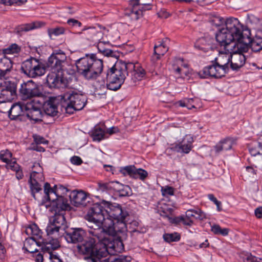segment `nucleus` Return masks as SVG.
Returning a JSON list of instances; mask_svg holds the SVG:
<instances>
[{"mask_svg":"<svg viewBox=\"0 0 262 262\" xmlns=\"http://www.w3.org/2000/svg\"><path fill=\"white\" fill-rule=\"evenodd\" d=\"M63 198H57V202L53 201L50 207V213H53L54 216L52 219H50V248L56 250L60 247L59 238L61 237L59 230L61 226L64 224V217L62 211L70 209V206L69 204L64 203Z\"/></svg>","mask_w":262,"mask_h":262,"instance_id":"obj_5","label":"nucleus"},{"mask_svg":"<svg viewBox=\"0 0 262 262\" xmlns=\"http://www.w3.org/2000/svg\"><path fill=\"white\" fill-rule=\"evenodd\" d=\"M174 190L175 189L174 188L168 185L162 186L161 189V191L163 196L173 195H174Z\"/></svg>","mask_w":262,"mask_h":262,"instance_id":"obj_44","label":"nucleus"},{"mask_svg":"<svg viewBox=\"0 0 262 262\" xmlns=\"http://www.w3.org/2000/svg\"><path fill=\"white\" fill-rule=\"evenodd\" d=\"M12 68V61L9 58L6 57L2 58L0 60V78L4 77Z\"/></svg>","mask_w":262,"mask_h":262,"instance_id":"obj_28","label":"nucleus"},{"mask_svg":"<svg viewBox=\"0 0 262 262\" xmlns=\"http://www.w3.org/2000/svg\"><path fill=\"white\" fill-rule=\"evenodd\" d=\"M50 262H62V261L58 256L50 252Z\"/></svg>","mask_w":262,"mask_h":262,"instance_id":"obj_64","label":"nucleus"},{"mask_svg":"<svg viewBox=\"0 0 262 262\" xmlns=\"http://www.w3.org/2000/svg\"><path fill=\"white\" fill-rule=\"evenodd\" d=\"M67 56L60 49H55L50 55V89L63 90L68 85L67 79L63 76L62 64L64 62Z\"/></svg>","mask_w":262,"mask_h":262,"instance_id":"obj_6","label":"nucleus"},{"mask_svg":"<svg viewBox=\"0 0 262 262\" xmlns=\"http://www.w3.org/2000/svg\"><path fill=\"white\" fill-rule=\"evenodd\" d=\"M135 68L128 69L129 72H132L133 75L135 78L138 80H140L145 76V70L140 66L139 63L134 64Z\"/></svg>","mask_w":262,"mask_h":262,"instance_id":"obj_35","label":"nucleus"},{"mask_svg":"<svg viewBox=\"0 0 262 262\" xmlns=\"http://www.w3.org/2000/svg\"><path fill=\"white\" fill-rule=\"evenodd\" d=\"M135 174L133 175V179H140L141 180H144L148 176L147 172L142 168H137L136 167L134 169Z\"/></svg>","mask_w":262,"mask_h":262,"instance_id":"obj_41","label":"nucleus"},{"mask_svg":"<svg viewBox=\"0 0 262 262\" xmlns=\"http://www.w3.org/2000/svg\"><path fill=\"white\" fill-rule=\"evenodd\" d=\"M3 151H1L0 152V159L3 162L7 163L9 161V158L11 156V154L8 151H5V153H3Z\"/></svg>","mask_w":262,"mask_h":262,"instance_id":"obj_53","label":"nucleus"},{"mask_svg":"<svg viewBox=\"0 0 262 262\" xmlns=\"http://www.w3.org/2000/svg\"><path fill=\"white\" fill-rule=\"evenodd\" d=\"M6 167L7 169L16 171V170H19L20 167L15 161L10 160L7 163Z\"/></svg>","mask_w":262,"mask_h":262,"instance_id":"obj_51","label":"nucleus"},{"mask_svg":"<svg viewBox=\"0 0 262 262\" xmlns=\"http://www.w3.org/2000/svg\"><path fill=\"white\" fill-rule=\"evenodd\" d=\"M20 70L23 73L31 78L41 76L46 72L45 65L33 57L24 61L21 63Z\"/></svg>","mask_w":262,"mask_h":262,"instance_id":"obj_11","label":"nucleus"},{"mask_svg":"<svg viewBox=\"0 0 262 262\" xmlns=\"http://www.w3.org/2000/svg\"><path fill=\"white\" fill-rule=\"evenodd\" d=\"M135 165H128L124 167H121L119 168V171L123 176H129L131 178L133 179V175L135 174L134 169Z\"/></svg>","mask_w":262,"mask_h":262,"instance_id":"obj_37","label":"nucleus"},{"mask_svg":"<svg viewBox=\"0 0 262 262\" xmlns=\"http://www.w3.org/2000/svg\"><path fill=\"white\" fill-rule=\"evenodd\" d=\"M106 80L107 89L114 91L119 90L124 82L123 81H121V79L115 78L107 73L106 74Z\"/></svg>","mask_w":262,"mask_h":262,"instance_id":"obj_24","label":"nucleus"},{"mask_svg":"<svg viewBox=\"0 0 262 262\" xmlns=\"http://www.w3.org/2000/svg\"><path fill=\"white\" fill-rule=\"evenodd\" d=\"M48 244L46 240H38L28 237L24 242L23 249L31 253L38 252L39 250L44 253H49V247L47 246Z\"/></svg>","mask_w":262,"mask_h":262,"instance_id":"obj_14","label":"nucleus"},{"mask_svg":"<svg viewBox=\"0 0 262 262\" xmlns=\"http://www.w3.org/2000/svg\"><path fill=\"white\" fill-rule=\"evenodd\" d=\"M25 232L27 235H31V238L38 240H45L42 237V232L35 224H32L27 226L25 229Z\"/></svg>","mask_w":262,"mask_h":262,"instance_id":"obj_22","label":"nucleus"},{"mask_svg":"<svg viewBox=\"0 0 262 262\" xmlns=\"http://www.w3.org/2000/svg\"><path fill=\"white\" fill-rule=\"evenodd\" d=\"M131 192V189L128 186H123V188L119 191V196H130Z\"/></svg>","mask_w":262,"mask_h":262,"instance_id":"obj_49","label":"nucleus"},{"mask_svg":"<svg viewBox=\"0 0 262 262\" xmlns=\"http://www.w3.org/2000/svg\"><path fill=\"white\" fill-rule=\"evenodd\" d=\"M168 40L167 38H165L158 41L155 45L154 54L151 57V61L154 63L156 61L159 60L168 51V47L167 46V42Z\"/></svg>","mask_w":262,"mask_h":262,"instance_id":"obj_19","label":"nucleus"},{"mask_svg":"<svg viewBox=\"0 0 262 262\" xmlns=\"http://www.w3.org/2000/svg\"><path fill=\"white\" fill-rule=\"evenodd\" d=\"M89 233L94 237L85 241L81 245H78V250L80 253L85 256L84 259L87 260L88 262H100L101 259L108 255L106 247L108 240L104 236V232H102L101 238L93 235L90 232Z\"/></svg>","mask_w":262,"mask_h":262,"instance_id":"obj_4","label":"nucleus"},{"mask_svg":"<svg viewBox=\"0 0 262 262\" xmlns=\"http://www.w3.org/2000/svg\"><path fill=\"white\" fill-rule=\"evenodd\" d=\"M71 203L77 207H85L90 203L91 201V198H70Z\"/></svg>","mask_w":262,"mask_h":262,"instance_id":"obj_33","label":"nucleus"},{"mask_svg":"<svg viewBox=\"0 0 262 262\" xmlns=\"http://www.w3.org/2000/svg\"><path fill=\"white\" fill-rule=\"evenodd\" d=\"M237 47V50H234L233 53L229 55V56H225L223 57V59H225L226 61L225 63H227V65L232 70L237 71L241 67H242L245 63L246 57L244 55L243 53L245 52H242L240 51L239 48V43L237 41L232 42L229 46L228 48L229 50H232V48H235Z\"/></svg>","mask_w":262,"mask_h":262,"instance_id":"obj_10","label":"nucleus"},{"mask_svg":"<svg viewBox=\"0 0 262 262\" xmlns=\"http://www.w3.org/2000/svg\"><path fill=\"white\" fill-rule=\"evenodd\" d=\"M116 252H121L124 250V245L121 240H116L112 246Z\"/></svg>","mask_w":262,"mask_h":262,"instance_id":"obj_48","label":"nucleus"},{"mask_svg":"<svg viewBox=\"0 0 262 262\" xmlns=\"http://www.w3.org/2000/svg\"><path fill=\"white\" fill-rule=\"evenodd\" d=\"M215 59L214 62L212 65H209L203 68V69L199 72V75L201 78H208L213 77L215 78H220L225 76V74L228 72L229 68L227 63L220 61H216Z\"/></svg>","mask_w":262,"mask_h":262,"instance_id":"obj_9","label":"nucleus"},{"mask_svg":"<svg viewBox=\"0 0 262 262\" xmlns=\"http://www.w3.org/2000/svg\"><path fill=\"white\" fill-rule=\"evenodd\" d=\"M25 103L23 104L19 103L13 104L8 111L9 118L11 120H16L20 116L23 114V111L25 110Z\"/></svg>","mask_w":262,"mask_h":262,"instance_id":"obj_26","label":"nucleus"},{"mask_svg":"<svg viewBox=\"0 0 262 262\" xmlns=\"http://www.w3.org/2000/svg\"><path fill=\"white\" fill-rule=\"evenodd\" d=\"M64 29L62 27H57L52 29H50V35L54 34L55 35H59L63 34Z\"/></svg>","mask_w":262,"mask_h":262,"instance_id":"obj_54","label":"nucleus"},{"mask_svg":"<svg viewBox=\"0 0 262 262\" xmlns=\"http://www.w3.org/2000/svg\"><path fill=\"white\" fill-rule=\"evenodd\" d=\"M156 61L154 63L152 61V64L150 69H149L150 72L152 75H159L163 73V68L161 67V63Z\"/></svg>","mask_w":262,"mask_h":262,"instance_id":"obj_39","label":"nucleus"},{"mask_svg":"<svg viewBox=\"0 0 262 262\" xmlns=\"http://www.w3.org/2000/svg\"><path fill=\"white\" fill-rule=\"evenodd\" d=\"M111 46V45L108 41L105 42L100 40L98 41L97 46L99 52L102 53V52H105V50L108 47H110Z\"/></svg>","mask_w":262,"mask_h":262,"instance_id":"obj_46","label":"nucleus"},{"mask_svg":"<svg viewBox=\"0 0 262 262\" xmlns=\"http://www.w3.org/2000/svg\"><path fill=\"white\" fill-rule=\"evenodd\" d=\"M17 85L14 82L6 81L4 85L2 86L0 98L5 101L11 102L17 96Z\"/></svg>","mask_w":262,"mask_h":262,"instance_id":"obj_16","label":"nucleus"},{"mask_svg":"<svg viewBox=\"0 0 262 262\" xmlns=\"http://www.w3.org/2000/svg\"><path fill=\"white\" fill-rule=\"evenodd\" d=\"M107 87L105 85L104 83L101 84L99 87L96 86L95 92L98 95H103L106 93Z\"/></svg>","mask_w":262,"mask_h":262,"instance_id":"obj_55","label":"nucleus"},{"mask_svg":"<svg viewBox=\"0 0 262 262\" xmlns=\"http://www.w3.org/2000/svg\"><path fill=\"white\" fill-rule=\"evenodd\" d=\"M39 170L38 171H32L30 173V178L29 181H33V180L36 181V182L42 183L44 181V177L43 173L41 172V168L40 166H38Z\"/></svg>","mask_w":262,"mask_h":262,"instance_id":"obj_36","label":"nucleus"},{"mask_svg":"<svg viewBox=\"0 0 262 262\" xmlns=\"http://www.w3.org/2000/svg\"><path fill=\"white\" fill-rule=\"evenodd\" d=\"M86 97L80 94L72 92L64 93L57 96H50V116L58 115V109L67 114H72L76 111H80L86 105Z\"/></svg>","mask_w":262,"mask_h":262,"instance_id":"obj_3","label":"nucleus"},{"mask_svg":"<svg viewBox=\"0 0 262 262\" xmlns=\"http://www.w3.org/2000/svg\"><path fill=\"white\" fill-rule=\"evenodd\" d=\"M34 141L36 144H48V141L39 135H34L33 136Z\"/></svg>","mask_w":262,"mask_h":262,"instance_id":"obj_52","label":"nucleus"},{"mask_svg":"<svg viewBox=\"0 0 262 262\" xmlns=\"http://www.w3.org/2000/svg\"><path fill=\"white\" fill-rule=\"evenodd\" d=\"M119 132V129L117 127L113 126L110 128H108L107 130L105 132L106 135L109 134L110 135H113L114 134L118 133Z\"/></svg>","mask_w":262,"mask_h":262,"instance_id":"obj_63","label":"nucleus"},{"mask_svg":"<svg viewBox=\"0 0 262 262\" xmlns=\"http://www.w3.org/2000/svg\"><path fill=\"white\" fill-rule=\"evenodd\" d=\"M131 257L123 255H110L101 259L100 262H130Z\"/></svg>","mask_w":262,"mask_h":262,"instance_id":"obj_29","label":"nucleus"},{"mask_svg":"<svg viewBox=\"0 0 262 262\" xmlns=\"http://www.w3.org/2000/svg\"><path fill=\"white\" fill-rule=\"evenodd\" d=\"M85 219L89 222L95 223L99 228L104 227V223L106 221V215L105 211V207L101 203H95L89 209Z\"/></svg>","mask_w":262,"mask_h":262,"instance_id":"obj_12","label":"nucleus"},{"mask_svg":"<svg viewBox=\"0 0 262 262\" xmlns=\"http://www.w3.org/2000/svg\"><path fill=\"white\" fill-rule=\"evenodd\" d=\"M71 162L76 165H80L82 163V159L78 156H74L71 158Z\"/></svg>","mask_w":262,"mask_h":262,"instance_id":"obj_58","label":"nucleus"},{"mask_svg":"<svg viewBox=\"0 0 262 262\" xmlns=\"http://www.w3.org/2000/svg\"><path fill=\"white\" fill-rule=\"evenodd\" d=\"M250 35V30L244 29L238 19L230 17L226 19L225 27L219 28L215 38L226 51H229V45L235 41L239 43L242 52H247L249 48L254 52H259L262 50V37L256 35L251 38Z\"/></svg>","mask_w":262,"mask_h":262,"instance_id":"obj_1","label":"nucleus"},{"mask_svg":"<svg viewBox=\"0 0 262 262\" xmlns=\"http://www.w3.org/2000/svg\"><path fill=\"white\" fill-rule=\"evenodd\" d=\"M89 194L81 189H75L71 191L69 196H88Z\"/></svg>","mask_w":262,"mask_h":262,"instance_id":"obj_47","label":"nucleus"},{"mask_svg":"<svg viewBox=\"0 0 262 262\" xmlns=\"http://www.w3.org/2000/svg\"><path fill=\"white\" fill-rule=\"evenodd\" d=\"M41 183L36 182V181H35L34 180L33 181H29L31 194L34 196L35 193L42 190V185Z\"/></svg>","mask_w":262,"mask_h":262,"instance_id":"obj_38","label":"nucleus"},{"mask_svg":"<svg viewBox=\"0 0 262 262\" xmlns=\"http://www.w3.org/2000/svg\"><path fill=\"white\" fill-rule=\"evenodd\" d=\"M77 72L87 80H93L102 72L103 64L101 59H97L95 54L86 55L75 62Z\"/></svg>","mask_w":262,"mask_h":262,"instance_id":"obj_7","label":"nucleus"},{"mask_svg":"<svg viewBox=\"0 0 262 262\" xmlns=\"http://www.w3.org/2000/svg\"><path fill=\"white\" fill-rule=\"evenodd\" d=\"M70 190L62 185H55L53 188L50 187V193H54L56 196H64Z\"/></svg>","mask_w":262,"mask_h":262,"instance_id":"obj_34","label":"nucleus"},{"mask_svg":"<svg viewBox=\"0 0 262 262\" xmlns=\"http://www.w3.org/2000/svg\"><path fill=\"white\" fill-rule=\"evenodd\" d=\"M26 115L30 119L38 122L49 116V96L41 95L36 100L27 101L24 105Z\"/></svg>","mask_w":262,"mask_h":262,"instance_id":"obj_8","label":"nucleus"},{"mask_svg":"<svg viewBox=\"0 0 262 262\" xmlns=\"http://www.w3.org/2000/svg\"><path fill=\"white\" fill-rule=\"evenodd\" d=\"M256 166L254 167L253 166H248L246 167V169L247 172L250 173L252 175H256L257 170L256 169Z\"/></svg>","mask_w":262,"mask_h":262,"instance_id":"obj_62","label":"nucleus"},{"mask_svg":"<svg viewBox=\"0 0 262 262\" xmlns=\"http://www.w3.org/2000/svg\"><path fill=\"white\" fill-rule=\"evenodd\" d=\"M45 25V23L40 21H36L29 24H23L18 26L16 28L18 34H21L23 32H28L31 30L41 27Z\"/></svg>","mask_w":262,"mask_h":262,"instance_id":"obj_25","label":"nucleus"},{"mask_svg":"<svg viewBox=\"0 0 262 262\" xmlns=\"http://www.w3.org/2000/svg\"><path fill=\"white\" fill-rule=\"evenodd\" d=\"M232 144V139L230 138H227L216 144L215 149L216 151L218 152L222 150H228L231 148Z\"/></svg>","mask_w":262,"mask_h":262,"instance_id":"obj_32","label":"nucleus"},{"mask_svg":"<svg viewBox=\"0 0 262 262\" xmlns=\"http://www.w3.org/2000/svg\"><path fill=\"white\" fill-rule=\"evenodd\" d=\"M82 35V37L88 40L96 42L100 41L102 37V32L94 27H86L85 26L79 33Z\"/></svg>","mask_w":262,"mask_h":262,"instance_id":"obj_17","label":"nucleus"},{"mask_svg":"<svg viewBox=\"0 0 262 262\" xmlns=\"http://www.w3.org/2000/svg\"><path fill=\"white\" fill-rule=\"evenodd\" d=\"M191 102H193V99L192 98H186L183 100L179 101L178 102V104L180 106L186 107L187 108L190 110L192 108L195 107L194 105H188V103H189Z\"/></svg>","mask_w":262,"mask_h":262,"instance_id":"obj_45","label":"nucleus"},{"mask_svg":"<svg viewBox=\"0 0 262 262\" xmlns=\"http://www.w3.org/2000/svg\"><path fill=\"white\" fill-rule=\"evenodd\" d=\"M211 230L215 234L222 235L223 236L228 235L229 232V229L228 228L222 229L221 227L218 225H214L212 226L211 227Z\"/></svg>","mask_w":262,"mask_h":262,"instance_id":"obj_42","label":"nucleus"},{"mask_svg":"<svg viewBox=\"0 0 262 262\" xmlns=\"http://www.w3.org/2000/svg\"><path fill=\"white\" fill-rule=\"evenodd\" d=\"M212 40L206 37H202L198 39L194 43V47L196 49L207 52L212 49Z\"/></svg>","mask_w":262,"mask_h":262,"instance_id":"obj_23","label":"nucleus"},{"mask_svg":"<svg viewBox=\"0 0 262 262\" xmlns=\"http://www.w3.org/2000/svg\"><path fill=\"white\" fill-rule=\"evenodd\" d=\"M193 137L190 135H186L181 142L176 146L178 151L188 154L193 147Z\"/></svg>","mask_w":262,"mask_h":262,"instance_id":"obj_21","label":"nucleus"},{"mask_svg":"<svg viewBox=\"0 0 262 262\" xmlns=\"http://www.w3.org/2000/svg\"><path fill=\"white\" fill-rule=\"evenodd\" d=\"M135 66L133 63H126L122 60L118 61L110 68L107 73L116 78L124 82L126 76L128 75V69H134Z\"/></svg>","mask_w":262,"mask_h":262,"instance_id":"obj_13","label":"nucleus"},{"mask_svg":"<svg viewBox=\"0 0 262 262\" xmlns=\"http://www.w3.org/2000/svg\"><path fill=\"white\" fill-rule=\"evenodd\" d=\"M186 214L188 218L192 220L193 219L203 220L207 218L206 214L200 209H189L186 212Z\"/></svg>","mask_w":262,"mask_h":262,"instance_id":"obj_31","label":"nucleus"},{"mask_svg":"<svg viewBox=\"0 0 262 262\" xmlns=\"http://www.w3.org/2000/svg\"><path fill=\"white\" fill-rule=\"evenodd\" d=\"M102 54L103 55L107 57H114L115 56V52L112 50L110 49V47L107 48L105 50V52H102Z\"/></svg>","mask_w":262,"mask_h":262,"instance_id":"obj_61","label":"nucleus"},{"mask_svg":"<svg viewBox=\"0 0 262 262\" xmlns=\"http://www.w3.org/2000/svg\"><path fill=\"white\" fill-rule=\"evenodd\" d=\"M178 63H181V66L174 67L173 70L176 74L179 75L180 77L184 78L185 76H187L189 74V70L187 64L183 63V59H179Z\"/></svg>","mask_w":262,"mask_h":262,"instance_id":"obj_30","label":"nucleus"},{"mask_svg":"<svg viewBox=\"0 0 262 262\" xmlns=\"http://www.w3.org/2000/svg\"><path fill=\"white\" fill-rule=\"evenodd\" d=\"M40 207H45L47 209L49 207V198H44L40 204H39ZM42 209V208H41Z\"/></svg>","mask_w":262,"mask_h":262,"instance_id":"obj_60","label":"nucleus"},{"mask_svg":"<svg viewBox=\"0 0 262 262\" xmlns=\"http://www.w3.org/2000/svg\"><path fill=\"white\" fill-rule=\"evenodd\" d=\"M244 262H259L257 260V258L251 253H247L242 257Z\"/></svg>","mask_w":262,"mask_h":262,"instance_id":"obj_50","label":"nucleus"},{"mask_svg":"<svg viewBox=\"0 0 262 262\" xmlns=\"http://www.w3.org/2000/svg\"><path fill=\"white\" fill-rule=\"evenodd\" d=\"M94 141L100 142L101 140L108 138L106 135L105 130L99 125H96L92 131L91 135Z\"/></svg>","mask_w":262,"mask_h":262,"instance_id":"obj_27","label":"nucleus"},{"mask_svg":"<svg viewBox=\"0 0 262 262\" xmlns=\"http://www.w3.org/2000/svg\"><path fill=\"white\" fill-rule=\"evenodd\" d=\"M144 5L140 3V0H130L129 7L126 12V14L132 19L137 20L143 15Z\"/></svg>","mask_w":262,"mask_h":262,"instance_id":"obj_18","label":"nucleus"},{"mask_svg":"<svg viewBox=\"0 0 262 262\" xmlns=\"http://www.w3.org/2000/svg\"><path fill=\"white\" fill-rule=\"evenodd\" d=\"M85 232L81 228H75L66 232L64 238L69 243L76 244L82 242Z\"/></svg>","mask_w":262,"mask_h":262,"instance_id":"obj_20","label":"nucleus"},{"mask_svg":"<svg viewBox=\"0 0 262 262\" xmlns=\"http://www.w3.org/2000/svg\"><path fill=\"white\" fill-rule=\"evenodd\" d=\"M106 215L103 228H92L90 233L102 238V232L109 235L116 236L118 233L125 234L127 231V224H130V215L117 203L103 201Z\"/></svg>","mask_w":262,"mask_h":262,"instance_id":"obj_2","label":"nucleus"},{"mask_svg":"<svg viewBox=\"0 0 262 262\" xmlns=\"http://www.w3.org/2000/svg\"><path fill=\"white\" fill-rule=\"evenodd\" d=\"M168 219V220L170 223L178 224L181 222L182 220H183L182 216H177L175 217H171L169 216H166Z\"/></svg>","mask_w":262,"mask_h":262,"instance_id":"obj_57","label":"nucleus"},{"mask_svg":"<svg viewBox=\"0 0 262 262\" xmlns=\"http://www.w3.org/2000/svg\"><path fill=\"white\" fill-rule=\"evenodd\" d=\"M67 24L69 26H71L73 27H81L82 26V24L81 22L78 21V20L75 19L74 18H70L68 20Z\"/></svg>","mask_w":262,"mask_h":262,"instance_id":"obj_56","label":"nucleus"},{"mask_svg":"<svg viewBox=\"0 0 262 262\" xmlns=\"http://www.w3.org/2000/svg\"><path fill=\"white\" fill-rule=\"evenodd\" d=\"M20 51V47L16 43H13L3 50L4 54H13L18 53Z\"/></svg>","mask_w":262,"mask_h":262,"instance_id":"obj_40","label":"nucleus"},{"mask_svg":"<svg viewBox=\"0 0 262 262\" xmlns=\"http://www.w3.org/2000/svg\"><path fill=\"white\" fill-rule=\"evenodd\" d=\"M164 239L168 242H177L180 239V235L178 233H166L163 235Z\"/></svg>","mask_w":262,"mask_h":262,"instance_id":"obj_43","label":"nucleus"},{"mask_svg":"<svg viewBox=\"0 0 262 262\" xmlns=\"http://www.w3.org/2000/svg\"><path fill=\"white\" fill-rule=\"evenodd\" d=\"M182 217L183 219L182 220L181 222H182L184 225L191 226L193 224V220L192 219L188 218L186 216V215H185V216H182Z\"/></svg>","mask_w":262,"mask_h":262,"instance_id":"obj_59","label":"nucleus"},{"mask_svg":"<svg viewBox=\"0 0 262 262\" xmlns=\"http://www.w3.org/2000/svg\"><path fill=\"white\" fill-rule=\"evenodd\" d=\"M19 92L24 99L31 98L36 96L38 98L41 95H48L49 96V93L40 94L36 85L31 80L27 82H23L20 84Z\"/></svg>","mask_w":262,"mask_h":262,"instance_id":"obj_15","label":"nucleus"}]
</instances>
